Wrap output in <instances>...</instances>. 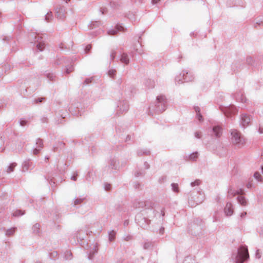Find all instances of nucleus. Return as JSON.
<instances>
[{
    "label": "nucleus",
    "mask_w": 263,
    "mask_h": 263,
    "mask_svg": "<svg viewBox=\"0 0 263 263\" xmlns=\"http://www.w3.org/2000/svg\"><path fill=\"white\" fill-rule=\"evenodd\" d=\"M223 112L225 116L229 117L232 115H235L237 112V109L234 105H231L229 106L224 107Z\"/></svg>",
    "instance_id": "nucleus-7"
},
{
    "label": "nucleus",
    "mask_w": 263,
    "mask_h": 263,
    "mask_svg": "<svg viewBox=\"0 0 263 263\" xmlns=\"http://www.w3.org/2000/svg\"><path fill=\"white\" fill-rule=\"evenodd\" d=\"M74 68L72 65H68L66 67L65 72L67 74L72 72Z\"/></svg>",
    "instance_id": "nucleus-42"
},
{
    "label": "nucleus",
    "mask_w": 263,
    "mask_h": 263,
    "mask_svg": "<svg viewBox=\"0 0 263 263\" xmlns=\"http://www.w3.org/2000/svg\"><path fill=\"white\" fill-rule=\"evenodd\" d=\"M36 147H38L39 148L42 149L43 147V146H44L43 140L42 139H41L40 138L37 139L36 141Z\"/></svg>",
    "instance_id": "nucleus-33"
},
{
    "label": "nucleus",
    "mask_w": 263,
    "mask_h": 263,
    "mask_svg": "<svg viewBox=\"0 0 263 263\" xmlns=\"http://www.w3.org/2000/svg\"><path fill=\"white\" fill-rule=\"evenodd\" d=\"M164 232V228L163 227L161 228L159 230V233L161 234H163Z\"/></svg>",
    "instance_id": "nucleus-64"
},
{
    "label": "nucleus",
    "mask_w": 263,
    "mask_h": 263,
    "mask_svg": "<svg viewBox=\"0 0 263 263\" xmlns=\"http://www.w3.org/2000/svg\"><path fill=\"white\" fill-rule=\"evenodd\" d=\"M91 49V45H88L85 47V51L86 53H88L90 49Z\"/></svg>",
    "instance_id": "nucleus-53"
},
{
    "label": "nucleus",
    "mask_w": 263,
    "mask_h": 263,
    "mask_svg": "<svg viewBox=\"0 0 263 263\" xmlns=\"http://www.w3.org/2000/svg\"><path fill=\"white\" fill-rule=\"evenodd\" d=\"M201 183V181L199 179L196 180L195 181L191 183V185L192 186H195L196 185H199Z\"/></svg>",
    "instance_id": "nucleus-45"
},
{
    "label": "nucleus",
    "mask_w": 263,
    "mask_h": 263,
    "mask_svg": "<svg viewBox=\"0 0 263 263\" xmlns=\"http://www.w3.org/2000/svg\"><path fill=\"white\" fill-rule=\"evenodd\" d=\"M100 11H101V12L102 14H104L106 13L107 9H106V8H101L100 9Z\"/></svg>",
    "instance_id": "nucleus-60"
},
{
    "label": "nucleus",
    "mask_w": 263,
    "mask_h": 263,
    "mask_svg": "<svg viewBox=\"0 0 263 263\" xmlns=\"http://www.w3.org/2000/svg\"><path fill=\"white\" fill-rule=\"evenodd\" d=\"M45 75L47 79L50 81H54L55 78V76L52 73L48 72L46 73Z\"/></svg>",
    "instance_id": "nucleus-38"
},
{
    "label": "nucleus",
    "mask_w": 263,
    "mask_h": 263,
    "mask_svg": "<svg viewBox=\"0 0 263 263\" xmlns=\"http://www.w3.org/2000/svg\"><path fill=\"white\" fill-rule=\"evenodd\" d=\"M255 257L256 258H260L261 257V254L260 253L259 250H257L255 253Z\"/></svg>",
    "instance_id": "nucleus-56"
},
{
    "label": "nucleus",
    "mask_w": 263,
    "mask_h": 263,
    "mask_svg": "<svg viewBox=\"0 0 263 263\" xmlns=\"http://www.w3.org/2000/svg\"><path fill=\"white\" fill-rule=\"evenodd\" d=\"M167 106V101L165 97L163 95L157 96L155 106L151 105L149 107L150 111L160 113L164 111Z\"/></svg>",
    "instance_id": "nucleus-1"
},
{
    "label": "nucleus",
    "mask_w": 263,
    "mask_h": 263,
    "mask_svg": "<svg viewBox=\"0 0 263 263\" xmlns=\"http://www.w3.org/2000/svg\"><path fill=\"white\" fill-rule=\"evenodd\" d=\"M144 165L145 169H148L149 168V165L147 162H145Z\"/></svg>",
    "instance_id": "nucleus-62"
},
{
    "label": "nucleus",
    "mask_w": 263,
    "mask_h": 263,
    "mask_svg": "<svg viewBox=\"0 0 263 263\" xmlns=\"http://www.w3.org/2000/svg\"><path fill=\"white\" fill-rule=\"evenodd\" d=\"M64 259L65 260H70L72 259V253L70 251H66L64 253Z\"/></svg>",
    "instance_id": "nucleus-29"
},
{
    "label": "nucleus",
    "mask_w": 263,
    "mask_h": 263,
    "mask_svg": "<svg viewBox=\"0 0 263 263\" xmlns=\"http://www.w3.org/2000/svg\"><path fill=\"white\" fill-rule=\"evenodd\" d=\"M195 110L196 112L197 113L196 117L198 119V120L201 122L203 121V118L201 116V114L200 113V108L198 106H196L194 107Z\"/></svg>",
    "instance_id": "nucleus-26"
},
{
    "label": "nucleus",
    "mask_w": 263,
    "mask_h": 263,
    "mask_svg": "<svg viewBox=\"0 0 263 263\" xmlns=\"http://www.w3.org/2000/svg\"><path fill=\"white\" fill-rule=\"evenodd\" d=\"M200 230V228H199L198 226H196L195 224H193L191 226V228H189V232L192 235H195L196 236H199L200 233L201 232H199V231Z\"/></svg>",
    "instance_id": "nucleus-13"
},
{
    "label": "nucleus",
    "mask_w": 263,
    "mask_h": 263,
    "mask_svg": "<svg viewBox=\"0 0 263 263\" xmlns=\"http://www.w3.org/2000/svg\"><path fill=\"white\" fill-rule=\"evenodd\" d=\"M124 27L121 25H118L114 28L110 29L107 31V34L109 35H114L117 34L118 32L123 31Z\"/></svg>",
    "instance_id": "nucleus-10"
},
{
    "label": "nucleus",
    "mask_w": 263,
    "mask_h": 263,
    "mask_svg": "<svg viewBox=\"0 0 263 263\" xmlns=\"http://www.w3.org/2000/svg\"><path fill=\"white\" fill-rule=\"evenodd\" d=\"M55 16L57 18L63 20L66 17V10L63 6H58L55 8Z\"/></svg>",
    "instance_id": "nucleus-6"
},
{
    "label": "nucleus",
    "mask_w": 263,
    "mask_h": 263,
    "mask_svg": "<svg viewBox=\"0 0 263 263\" xmlns=\"http://www.w3.org/2000/svg\"><path fill=\"white\" fill-rule=\"evenodd\" d=\"M33 167V164L30 160L24 161L23 164V171L26 172Z\"/></svg>",
    "instance_id": "nucleus-15"
},
{
    "label": "nucleus",
    "mask_w": 263,
    "mask_h": 263,
    "mask_svg": "<svg viewBox=\"0 0 263 263\" xmlns=\"http://www.w3.org/2000/svg\"><path fill=\"white\" fill-rule=\"evenodd\" d=\"M24 212L20 210H17L12 213V216L15 217L20 216L24 215Z\"/></svg>",
    "instance_id": "nucleus-37"
},
{
    "label": "nucleus",
    "mask_w": 263,
    "mask_h": 263,
    "mask_svg": "<svg viewBox=\"0 0 263 263\" xmlns=\"http://www.w3.org/2000/svg\"><path fill=\"white\" fill-rule=\"evenodd\" d=\"M254 177L259 182H263V179L259 172H255L254 174Z\"/></svg>",
    "instance_id": "nucleus-32"
},
{
    "label": "nucleus",
    "mask_w": 263,
    "mask_h": 263,
    "mask_svg": "<svg viewBox=\"0 0 263 263\" xmlns=\"http://www.w3.org/2000/svg\"><path fill=\"white\" fill-rule=\"evenodd\" d=\"M154 246L153 242L146 240L144 242L143 245V248L144 249H151Z\"/></svg>",
    "instance_id": "nucleus-27"
},
{
    "label": "nucleus",
    "mask_w": 263,
    "mask_h": 263,
    "mask_svg": "<svg viewBox=\"0 0 263 263\" xmlns=\"http://www.w3.org/2000/svg\"><path fill=\"white\" fill-rule=\"evenodd\" d=\"M137 223L141 227L145 229L149 224L150 220L145 218H143L141 219V221H137Z\"/></svg>",
    "instance_id": "nucleus-16"
},
{
    "label": "nucleus",
    "mask_w": 263,
    "mask_h": 263,
    "mask_svg": "<svg viewBox=\"0 0 263 263\" xmlns=\"http://www.w3.org/2000/svg\"><path fill=\"white\" fill-rule=\"evenodd\" d=\"M246 186H247V187L248 188V189H251L252 187H253L254 185H253V184L252 183V180L251 181H249V182H248V183L247 184Z\"/></svg>",
    "instance_id": "nucleus-52"
},
{
    "label": "nucleus",
    "mask_w": 263,
    "mask_h": 263,
    "mask_svg": "<svg viewBox=\"0 0 263 263\" xmlns=\"http://www.w3.org/2000/svg\"><path fill=\"white\" fill-rule=\"evenodd\" d=\"M116 52L115 50H111L110 54V59L111 61H113L115 58Z\"/></svg>",
    "instance_id": "nucleus-48"
},
{
    "label": "nucleus",
    "mask_w": 263,
    "mask_h": 263,
    "mask_svg": "<svg viewBox=\"0 0 263 263\" xmlns=\"http://www.w3.org/2000/svg\"><path fill=\"white\" fill-rule=\"evenodd\" d=\"M200 197H199L196 201V203H194V202L192 203L191 201H189V204L191 206H195L196 204H198V203H201L203 202V201L204 199V196L203 194H201V193H199Z\"/></svg>",
    "instance_id": "nucleus-19"
},
{
    "label": "nucleus",
    "mask_w": 263,
    "mask_h": 263,
    "mask_svg": "<svg viewBox=\"0 0 263 263\" xmlns=\"http://www.w3.org/2000/svg\"><path fill=\"white\" fill-rule=\"evenodd\" d=\"M53 18V15L52 12H48L45 16V21L47 22H50Z\"/></svg>",
    "instance_id": "nucleus-34"
},
{
    "label": "nucleus",
    "mask_w": 263,
    "mask_h": 263,
    "mask_svg": "<svg viewBox=\"0 0 263 263\" xmlns=\"http://www.w3.org/2000/svg\"><path fill=\"white\" fill-rule=\"evenodd\" d=\"M101 25V22L99 21L92 22L90 25L91 26H99Z\"/></svg>",
    "instance_id": "nucleus-50"
},
{
    "label": "nucleus",
    "mask_w": 263,
    "mask_h": 263,
    "mask_svg": "<svg viewBox=\"0 0 263 263\" xmlns=\"http://www.w3.org/2000/svg\"><path fill=\"white\" fill-rule=\"evenodd\" d=\"M184 71H185V76H184V77H185V76H187V78H190V74H191V75H192V74L191 72H187V71H185V70H184Z\"/></svg>",
    "instance_id": "nucleus-63"
},
{
    "label": "nucleus",
    "mask_w": 263,
    "mask_h": 263,
    "mask_svg": "<svg viewBox=\"0 0 263 263\" xmlns=\"http://www.w3.org/2000/svg\"><path fill=\"white\" fill-rule=\"evenodd\" d=\"M20 123L21 126H25L27 123V121L21 119L20 121Z\"/></svg>",
    "instance_id": "nucleus-59"
},
{
    "label": "nucleus",
    "mask_w": 263,
    "mask_h": 263,
    "mask_svg": "<svg viewBox=\"0 0 263 263\" xmlns=\"http://www.w3.org/2000/svg\"><path fill=\"white\" fill-rule=\"evenodd\" d=\"M224 212L226 216H231L234 212L233 204L231 202H227L224 209Z\"/></svg>",
    "instance_id": "nucleus-11"
},
{
    "label": "nucleus",
    "mask_w": 263,
    "mask_h": 263,
    "mask_svg": "<svg viewBox=\"0 0 263 263\" xmlns=\"http://www.w3.org/2000/svg\"><path fill=\"white\" fill-rule=\"evenodd\" d=\"M222 134V128L218 125H214L211 128V135L212 137L219 138Z\"/></svg>",
    "instance_id": "nucleus-9"
},
{
    "label": "nucleus",
    "mask_w": 263,
    "mask_h": 263,
    "mask_svg": "<svg viewBox=\"0 0 263 263\" xmlns=\"http://www.w3.org/2000/svg\"><path fill=\"white\" fill-rule=\"evenodd\" d=\"M190 78H187V76H185V71L183 70L182 72L180 73L179 75H177L175 78V81L178 84H182L183 82H188L190 81H192L194 79V77L193 75L190 74Z\"/></svg>",
    "instance_id": "nucleus-5"
},
{
    "label": "nucleus",
    "mask_w": 263,
    "mask_h": 263,
    "mask_svg": "<svg viewBox=\"0 0 263 263\" xmlns=\"http://www.w3.org/2000/svg\"><path fill=\"white\" fill-rule=\"evenodd\" d=\"M251 122L250 117L246 114H242L241 115L240 119V125L245 128L249 125Z\"/></svg>",
    "instance_id": "nucleus-8"
},
{
    "label": "nucleus",
    "mask_w": 263,
    "mask_h": 263,
    "mask_svg": "<svg viewBox=\"0 0 263 263\" xmlns=\"http://www.w3.org/2000/svg\"><path fill=\"white\" fill-rule=\"evenodd\" d=\"M183 263H195V260L190 257H187Z\"/></svg>",
    "instance_id": "nucleus-43"
},
{
    "label": "nucleus",
    "mask_w": 263,
    "mask_h": 263,
    "mask_svg": "<svg viewBox=\"0 0 263 263\" xmlns=\"http://www.w3.org/2000/svg\"><path fill=\"white\" fill-rule=\"evenodd\" d=\"M237 201L238 203L242 206H246L247 205V201L245 197L239 196L237 197Z\"/></svg>",
    "instance_id": "nucleus-23"
},
{
    "label": "nucleus",
    "mask_w": 263,
    "mask_h": 263,
    "mask_svg": "<svg viewBox=\"0 0 263 263\" xmlns=\"http://www.w3.org/2000/svg\"><path fill=\"white\" fill-rule=\"evenodd\" d=\"M77 176H78V174L77 173L76 174H74V175L72 176H71V179L73 181H76Z\"/></svg>",
    "instance_id": "nucleus-61"
},
{
    "label": "nucleus",
    "mask_w": 263,
    "mask_h": 263,
    "mask_svg": "<svg viewBox=\"0 0 263 263\" xmlns=\"http://www.w3.org/2000/svg\"><path fill=\"white\" fill-rule=\"evenodd\" d=\"M150 151L147 149H141L138 151V155L141 156L142 155H149Z\"/></svg>",
    "instance_id": "nucleus-35"
},
{
    "label": "nucleus",
    "mask_w": 263,
    "mask_h": 263,
    "mask_svg": "<svg viewBox=\"0 0 263 263\" xmlns=\"http://www.w3.org/2000/svg\"><path fill=\"white\" fill-rule=\"evenodd\" d=\"M31 43H36V48L39 51L43 50L45 47V43L42 41V37L34 33H31L29 36Z\"/></svg>",
    "instance_id": "nucleus-4"
},
{
    "label": "nucleus",
    "mask_w": 263,
    "mask_h": 263,
    "mask_svg": "<svg viewBox=\"0 0 263 263\" xmlns=\"http://www.w3.org/2000/svg\"><path fill=\"white\" fill-rule=\"evenodd\" d=\"M104 189L106 191H109L111 189L110 184L108 183H105L104 185Z\"/></svg>",
    "instance_id": "nucleus-54"
},
{
    "label": "nucleus",
    "mask_w": 263,
    "mask_h": 263,
    "mask_svg": "<svg viewBox=\"0 0 263 263\" xmlns=\"http://www.w3.org/2000/svg\"><path fill=\"white\" fill-rule=\"evenodd\" d=\"M109 167L112 170H117L119 167V162L116 159H112L110 160Z\"/></svg>",
    "instance_id": "nucleus-17"
},
{
    "label": "nucleus",
    "mask_w": 263,
    "mask_h": 263,
    "mask_svg": "<svg viewBox=\"0 0 263 263\" xmlns=\"http://www.w3.org/2000/svg\"><path fill=\"white\" fill-rule=\"evenodd\" d=\"M228 196L230 198H232L236 195L243 194V191L241 189H240L239 190H235L232 188H230L228 190Z\"/></svg>",
    "instance_id": "nucleus-14"
},
{
    "label": "nucleus",
    "mask_w": 263,
    "mask_h": 263,
    "mask_svg": "<svg viewBox=\"0 0 263 263\" xmlns=\"http://www.w3.org/2000/svg\"><path fill=\"white\" fill-rule=\"evenodd\" d=\"M42 149L35 147L33 149V154L34 155H37Z\"/></svg>",
    "instance_id": "nucleus-49"
},
{
    "label": "nucleus",
    "mask_w": 263,
    "mask_h": 263,
    "mask_svg": "<svg viewBox=\"0 0 263 263\" xmlns=\"http://www.w3.org/2000/svg\"><path fill=\"white\" fill-rule=\"evenodd\" d=\"M145 172L144 171H136L135 172V176L139 177L144 175Z\"/></svg>",
    "instance_id": "nucleus-47"
},
{
    "label": "nucleus",
    "mask_w": 263,
    "mask_h": 263,
    "mask_svg": "<svg viewBox=\"0 0 263 263\" xmlns=\"http://www.w3.org/2000/svg\"><path fill=\"white\" fill-rule=\"evenodd\" d=\"M120 61L122 63L127 65L129 63V59L127 53H123L121 55Z\"/></svg>",
    "instance_id": "nucleus-21"
},
{
    "label": "nucleus",
    "mask_w": 263,
    "mask_h": 263,
    "mask_svg": "<svg viewBox=\"0 0 263 263\" xmlns=\"http://www.w3.org/2000/svg\"><path fill=\"white\" fill-rule=\"evenodd\" d=\"M58 256L57 251H53L50 253V257L51 259H55Z\"/></svg>",
    "instance_id": "nucleus-40"
},
{
    "label": "nucleus",
    "mask_w": 263,
    "mask_h": 263,
    "mask_svg": "<svg viewBox=\"0 0 263 263\" xmlns=\"http://www.w3.org/2000/svg\"><path fill=\"white\" fill-rule=\"evenodd\" d=\"M146 206L145 202L141 201H136L134 203V206L136 209H142Z\"/></svg>",
    "instance_id": "nucleus-22"
},
{
    "label": "nucleus",
    "mask_w": 263,
    "mask_h": 263,
    "mask_svg": "<svg viewBox=\"0 0 263 263\" xmlns=\"http://www.w3.org/2000/svg\"><path fill=\"white\" fill-rule=\"evenodd\" d=\"M110 4L111 7L115 8H117L119 6V3L118 2H115L114 0L110 2Z\"/></svg>",
    "instance_id": "nucleus-46"
},
{
    "label": "nucleus",
    "mask_w": 263,
    "mask_h": 263,
    "mask_svg": "<svg viewBox=\"0 0 263 263\" xmlns=\"http://www.w3.org/2000/svg\"><path fill=\"white\" fill-rule=\"evenodd\" d=\"M235 99L237 101L241 102H246L247 100L245 96L242 93L237 94L235 96Z\"/></svg>",
    "instance_id": "nucleus-24"
},
{
    "label": "nucleus",
    "mask_w": 263,
    "mask_h": 263,
    "mask_svg": "<svg viewBox=\"0 0 263 263\" xmlns=\"http://www.w3.org/2000/svg\"><path fill=\"white\" fill-rule=\"evenodd\" d=\"M132 239V236L130 235H128L127 236H125L124 237V240L125 241H129Z\"/></svg>",
    "instance_id": "nucleus-55"
},
{
    "label": "nucleus",
    "mask_w": 263,
    "mask_h": 263,
    "mask_svg": "<svg viewBox=\"0 0 263 263\" xmlns=\"http://www.w3.org/2000/svg\"><path fill=\"white\" fill-rule=\"evenodd\" d=\"M16 230V228L15 227L6 230L5 235L7 236H11L14 235Z\"/></svg>",
    "instance_id": "nucleus-25"
},
{
    "label": "nucleus",
    "mask_w": 263,
    "mask_h": 263,
    "mask_svg": "<svg viewBox=\"0 0 263 263\" xmlns=\"http://www.w3.org/2000/svg\"><path fill=\"white\" fill-rule=\"evenodd\" d=\"M201 133L199 132H196L195 133V137L197 139H200L201 138Z\"/></svg>",
    "instance_id": "nucleus-57"
},
{
    "label": "nucleus",
    "mask_w": 263,
    "mask_h": 263,
    "mask_svg": "<svg viewBox=\"0 0 263 263\" xmlns=\"http://www.w3.org/2000/svg\"><path fill=\"white\" fill-rule=\"evenodd\" d=\"M40 224L39 223H35L32 227V231L34 234H38L40 232Z\"/></svg>",
    "instance_id": "nucleus-30"
},
{
    "label": "nucleus",
    "mask_w": 263,
    "mask_h": 263,
    "mask_svg": "<svg viewBox=\"0 0 263 263\" xmlns=\"http://www.w3.org/2000/svg\"><path fill=\"white\" fill-rule=\"evenodd\" d=\"M249 258V254L248 248L246 246H241L237 250V254L235 257L236 263H243Z\"/></svg>",
    "instance_id": "nucleus-2"
},
{
    "label": "nucleus",
    "mask_w": 263,
    "mask_h": 263,
    "mask_svg": "<svg viewBox=\"0 0 263 263\" xmlns=\"http://www.w3.org/2000/svg\"><path fill=\"white\" fill-rule=\"evenodd\" d=\"M246 63L250 65H252L253 63V60L251 57H247L246 58Z\"/></svg>",
    "instance_id": "nucleus-44"
},
{
    "label": "nucleus",
    "mask_w": 263,
    "mask_h": 263,
    "mask_svg": "<svg viewBox=\"0 0 263 263\" xmlns=\"http://www.w3.org/2000/svg\"><path fill=\"white\" fill-rule=\"evenodd\" d=\"M198 157V152H194L189 156V160L190 161H196Z\"/></svg>",
    "instance_id": "nucleus-28"
},
{
    "label": "nucleus",
    "mask_w": 263,
    "mask_h": 263,
    "mask_svg": "<svg viewBox=\"0 0 263 263\" xmlns=\"http://www.w3.org/2000/svg\"><path fill=\"white\" fill-rule=\"evenodd\" d=\"M44 99H45L44 98H37V99H35L34 100V103H36V104L39 103H41Z\"/></svg>",
    "instance_id": "nucleus-51"
},
{
    "label": "nucleus",
    "mask_w": 263,
    "mask_h": 263,
    "mask_svg": "<svg viewBox=\"0 0 263 263\" xmlns=\"http://www.w3.org/2000/svg\"><path fill=\"white\" fill-rule=\"evenodd\" d=\"M92 78L86 79L84 81V84H88L90 83L92 81Z\"/></svg>",
    "instance_id": "nucleus-58"
},
{
    "label": "nucleus",
    "mask_w": 263,
    "mask_h": 263,
    "mask_svg": "<svg viewBox=\"0 0 263 263\" xmlns=\"http://www.w3.org/2000/svg\"><path fill=\"white\" fill-rule=\"evenodd\" d=\"M16 166V163H12L10 164V165L8 167L7 170V172L10 173L13 171L14 168Z\"/></svg>",
    "instance_id": "nucleus-36"
},
{
    "label": "nucleus",
    "mask_w": 263,
    "mask_h": 263,
    "mask_svg": "<svg viewBox=\"0 0 263 263\" xmlns=\"http://www.w3.org/2000/svg\"><path fill=\"white\" fill-rule=\"evenodd\" d=\"M118 107L119 108V111L122 114L126 112L129 109V105L126 101L120 102Z\"/></svg>",
    "instance_id": "nucleus-12"
},
{
    "label": "nucleus",
    "mask_w": 263,
    "mask_h": 263,
    "mask_svg": "<svg viewBox=\"0 0 263 263\" xmlns=\"http://www.w3.org/2000/svg\"><path fill=\"white\" fill-rule=\"evenodd\" d=\"M84 200H85L84 197H79L76 198L73 200V201L72 203V204L73 205V206H76L77 205L81 204L83 202V201Z\"/></svg>",
    "instance_id": "nucleus-20"
},
{
    "label": "nucleus",
    "mask_w": 263,
    "mask_h": 263,
    "mask_svg": "<svg viewBox=\"0 0 263 263\" xmlns=\"http://www.w3.org/2000/svg\"><path fill=\"white\" fill-rule=\"evenodd\" d=\"M172 190L176 193H178L179 192V186L177 183H172L171 184Z\"/></svg>",
    "instance_id": "nucleus-31"
},
{
    "label": "nucleus",
    "mask_w": 263,
    "mask_h": 263,
    "mask_svg": "<svg viewBox=\"0 0 263 263\" xmlns=\"http://www.w3.org/2000/svg\"><path fill=\"white\" fill-rule=\"evenodd\" d=\"M98 250L97 245L93 246V247L90 249L88 257L89 260H92L93 259L94 255L98 252Z\"/></svg>",
    "instance_id": "nucleus-18"
},
{
    "label": "nucleus",
    "mask_w": 263,
    "mask_h": 263,
    "mask_svg": "<svg viewBox=\"0 0 263 263\" xmlns=\"http://www.w3.org/2000/svg\"><path fill=\"white\" fill-rule=\"evenodd\" d=\"M116 236V232L114 231H111L109 232V240L110 241H113Z\"/></svg>",
    "instance_id": "nucleus-39"
},
{
    "label": "nucleus",
    "mask_w": 263,
    "mask_h": 263,
    "mask_svg": "<svg viewBox=\"0 0 263 263\" xmlns=\"http://www.w3.org/2000/svg\"><path fill=\"white\" fill-rule=\"evenodd\" d=\"M231 142L233 145L238 147H241L244 145L245 139L239 131L234 129H231Z\"/></svg>",
    "instance_id": "nucleus-3"
},
{
    "label": "nucleus",
    "mask_w": 263,
    "mask_h": 263,
    "mask_svg": "<svg viewBox=\"0 0 263 263\" xmlns=\"http://www.w3.org/2000/svg\"><path fill=\"white\" fill-rule=\"evenodd\" d=\"M108 74L110 77L114 78L116 74V70L115 69H110L108 71Z\"/></svg>",
    "instance_id": "nucleus-41"
}]
</instances>
